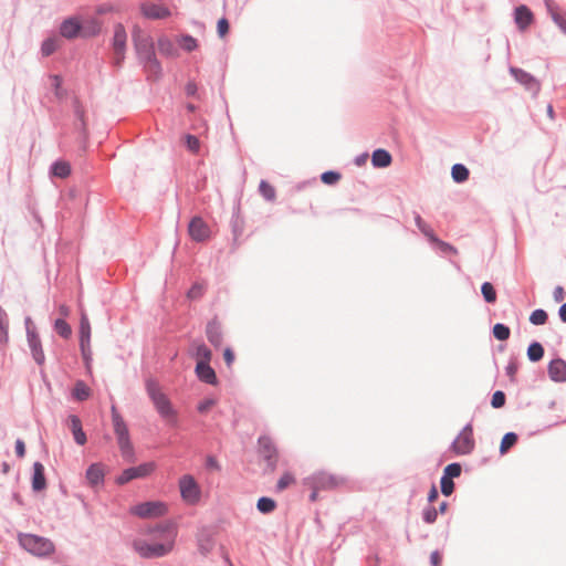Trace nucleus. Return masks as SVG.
<instances>
[{
    "instance_id": "1",
    "label": "nucleus",
    "mask_w": 566,
    "mask_h": 566,
    "mask_svg": "<svg viewBox=\"0 0 566 566\" xmlns=\"http://www.w3.org/2000/svg\"><path fill=\"white\" fill-rule=\"evenodd\" d=\"M148 539L138 538L133 543L136 553L143 558H158L169 554L177 537V530L171 524H159L147 531Z\"/></svg>"
},
{
    "instance_id": "2",
    "label": "nucleus",
    "mask_w": 566,
    "mask_h": 566,
    "mask_svg": "<svg viewBox=\"0 0 566 566\" xmlns=\"http://www.w3.org/2000/svg\"><path fill=\"white\" fill-rule=\"evenodd\" d=\"M146 389L160 417L168 422H175L177 412L169 398L161 391L159 385L154 380H148L146 382Z\"/></svg>"
},
{
    "instance_id": "3",
    "label": "nucleus",
    "mask_w": 566,
    "mask_h": 566,
    "mask_svg": "<svg viewBox=\"0 0 566 566\" xmlns=\"http://www.w3.org/2000/svg\"><path fill=\"white\" fill-rule=\"evenodd\" d=\"M112 421L122 457L127 461H132L134 458V447L130 442L128 428L115 406H112Z\"/></svg>"
},
{
    "instance_id": "4",
    "label": "nucleus",
    "mask_w": 566,
    "mask_h": 566,
    "mask_svg": "<svg viewBox=\"0 0 566 566\" xmlns=\"http://www.w3.org/2000/svg\"><path fill=\"white\" fill-rule=\"evenodd\" d=\"M133 40L137 53L147 62L149 71L157 73L160 67L154 55V43L151 38L145 34L138 27H135L133 29Z\"/></svg>"
},
{
    "instance_id": "5",
    "label": "nucleus",
    "mask_w": 566,
    "mask_h": 566,
    "mask_svg": "<svg viewBox=\"0 0 566 566\" xmlns=\"http://www.w3.org/2000/svg\"><path fill=\"white\" fill-rule=\"evenodd\" d=\"M19 543L29 553L44 557L54 553V544L45 537L33 534H23L19 536Z\"/></svg>"
},
{
    "instance_id": "6",
    "label": "nucleus",
    "mask_w": 566,
    "mask_h": 566,
    "mask_svg": "<svg viewBox=\"0 0 566 566\" xmlns=\"http://www.w3.org/2000/svg\"><path fill=\"white\" fill-rule=\"evenodd\" d=\"M345 483L346 479L344 476L326 471L315 472L304 480V484L308 488L321 489L323 491L337 489Z\"/></svg>"
},
{
    "instance_id": "7",
    "label": "nucleus",
    "mask_w": 566,
    "mask_h": 566,
    "mask_svg": "<svg viewBox=\"0 0 566 566\" xmlns=\"http://www.w3.org/2000/svg\"><path fill=\"white\" fill-rule=\"evenodd\" d=\"M168 511L167 504L161 501L139 503L130 509V513L140 518H156L164 516Z\"/></svg>"
},
{
    "instance_id": "8",
    "label": "nucleus",
    "mask_w": 566,
    "mask_h": 566,
    "mask_svg": "<svg viewBox=\"0 0 566 566\" xmlns=\"http://www.w3.org/2000/svg\"><path fill=\"white\" fill-rule=\"evenodd\" d=\"M179 490L181 499L188 504H196L201 496L200 486L195 478L190 474H185L179 479Z\"/></svg>"
},
{
    "instance_id": "9",
    "label": "nucleus",
    "mask_w": 566,
    "mask_h": 566,
    "mask_svg": "<svg viewBox=\"0 0 566 566\" xmlns=\"http://www.w3.org/2000/svg\"><path fill=\"white\" fill-rule=\"evenodd\" d=\"M474 449L473 429L471 424L465 426L458 434L452 443V450L459 454L464 455L472 452Z\"/></svg>"
},
{
    "instance_id": "10",
    "label": "nucleus",
    "mask_w": 566,
    "mask_h": 566,
    "mask_svg": "<svg viewBox=\"0 0 566 566\" xmlns=\"http://www.w3.org/2000/svg\"><path fill=\"white\" fill-rule=\"evenodd\" d=\"M127 42V33L123 24L117 23L114 27V35H113V52H114V63L116 65H120L125 59V50Z\"/></svg>"
},
{
    "instance_id": "11",
    "label": "nucleus",
    "mask_w": 566,
    "mask_h": 566,
    "mask_svg": "<svg viewBox=\"0 0 566 566\" xmlns=\"http://www.w3.org/2000/svg\"><path fill=\"white\" fill-rule=\"evenodd\" d=\"M155 468L156 465L154 462L143 463L135 468H128L116 478V483L123 485L134 479L146 478L154 472Z\"/></svg>"
},
{
    "instance_id": "12",
    "label": "nucleus",
    "mask_w": 566,
    "mask_h": 566,
    "mask_svg": "<svg viewBox=\"0 0 566 566\" xmlns=\"http://www.w3.org/2000/svg\"><path fill=\"white\" fill-rule=\"evenodd\" d=\"M259 451L262 458L268 462L270 470L274 471L276 468L279 454L270 437L262 436L259 438Z\"/></svg>"
},
{
    "instance_id": "13",
    "label": "nucleus",
    "mask_w": 566,
    "mask_h": 566,
    "mask_svg": "<svg viewBox=\"0 0 566 566\" xmlns=\"http://www.w3.org/2000/svg\"><path fill=\"white\" fill-rule=\"evenodd\" d=\"M188 233L193 241L202 242L210 238V228L200 217H195L189 223Z\"/></svg>"
},
{
    "instance_id": "14",
    "label": "nucleus",
    "mask_w": 566,
    "mask_h": 566,
    "mask_svg": "<svg viewBox=\"0 0 566 566\" xmlns=\"http://www.w3.org/2000/svg\"><path fill=\"white\" fill-rule=\"evenodd\" d=\"M510 72L526 90L533 92L535 95L539 92L541 84L533 75L517 67H511Z\"/></svg>"
},
{
    "instance_id": "15",
    "label": "nucleus",
    "mask_w": 566,
    "mask_h": 566,
    "mask_svg": "<svg viewBox=\"0 0 566 566\" xmlns=\"http://www.w3.org/2000/svg\"><path fill=\"white\" fill-rule=\"evenodd\" d=\"M91 342V325L85 313L81 315L80 322V345L84 359H88Z\"/></svg>"
},
{
    "instance_id": "16",
    "label": "nucleus",
    "mask_w": 566,
    "mask_h": 566,
    "mask_svg": "<svg viewBox=\"0 0 566 566\" xmlns=\"http://www.w3.org/2000/svg\"><path fill=\"white\" fill-rule=\"evenodd\" d=\"M27 332H28V343L31 348L32 356L39 365H42L45 360V356H44V353L42 349L41 339H40L38 333L35 332L34 327L31 328L28 325Z\"/></svg>"
},
{
    "instance_id": "17",
    "label": "nucleus",
    "mask_w": 566,
    "mask_h": 566,
    "mask_svg": "<svg viewBox=\"0 0 566 566\" xmlns=\"http://www.w3.org/2000/svg\"><path fill=\"white\" fill-rule=\"evenodd\" d=\"M103 23L95 17H88L81 21V36L92 38L101 33Z\"/></svg>"
},
{
    "instance_id": "18",
    "label": "nucleus",
    "mask_w": 566,
    "mask_h": 566,
    "mask_svg": "<svg viewBox=\"0 0 566 566\" xmlns=\"http://www.w3.org/2000/svg\"><path fill=\"white\" fill-rule=\"evenodd\" d=\"M140 11L144 17L148 19H165L170 15L167 7L155 3H144L140 6Z\"/></svg>"
},
{
    "instance_id": "19",
    "label": "nucleus",
    "mask_w": 566,
    "mask_h": 566,
    "mask_svg": "<svg viewBox=\"0 0 566 566\" xmlns=\"http://www.w3.org/2000/svg\"><path fill=\"white\" fill-rule=\"evenodd\" d=\"M548 376L555 382L566 381V361L562 358L553 359L548 364Z\"/></svg>"
},
{
    "instance_id": "20",
    "label": "nucleus",
    "mask_w": 566,
    "mask_h": 566,
    "mask_svg": "<svg viewBox=\"0 0 566 566\" xmlns=\"http://www.w3.org/2000/svg\"><path fill=\"white\" fill-rule=\"evenodd\" d=\"M514 20L518 30L525 31L533 23L534 15L526 6H520L515 9Z\"/></svg>"
},
{
    "instance_id": "21",
    "label": "nucleus",
    "mask_w": 566,
    "mask_h": 566,
    "mask_svg": "<svg viewBox=\"0 0 566 566\" xmlns=\"http://www.w3.org/2000/svg\"><path fill=\"white\" fill-rule=\"evenodd\" d=\"M61 35L66 39H74L81 35V20L72 17L63 21L60 28Z\"/></svg>"
},
{
    "instance_id": "22",
    "label": "nucleus",
    "mask_w": 566,
    "mask_h": 566,
    "mask_svg": "<svg viewBox=\"0 0 566 566\" xmlns=\"http://www.w3.org/2000/svg\"><path fill=\"white\" fill-rule=\"evenodd\" d=\"M105 475V468L102 463H93L86 470V480L92 486L103 483Z\"/></svg>"
},
{
    "instance_id": "23",
    "label": "nucleus",
    "mask_w": 566,
    "mask_h": 566,
    "mask_svg": "<svg viewBox=\"0 0 566 566\" xmlns=\"http://www.w3.org/2000/svg\"><path fill=\"white\" fill-rule=\"evenodd\" d=\"M196 374L201 381H205L210 385H214L217 382L216 373L210 367L209 363H197Z\"/></svg>"
},
{
    "instance_id": "24",
    "label": "nucleus",
    "mask_w": 566,
    "mask_h": 566,
    "mask_svg": "<svg viewBox=\"0 0 566 566\" xmlns=\"http://www.w3.org/2000/svg\"><path fill=\"white\" fill-rule=\"evenodd\" d=\"M69 424H70V429L73 433L75 442L80 446L85 444L86 443V434L82 429L81 419L77 416L72 415L69 417Z\"/></svg>"
},
{
    "instance_id": "25",
    "label": "nucleus",
    "mask_w": 566,
    "mask_h": 566,
    "mask_svg": "<svg viewBox=\"0 0 566 566\" xmlns=\"http://www.w3.org/2000/svg\"><path fill=\"white\" fill-rule=\"evenodd\" d=\"M206 334H207L208 340L213 346L219 347L222 344L221 325L216 319L208 323Z\"/></svg>"
},
{
    "instance_id": "26",
    "label": "nucleus",
    "mask_w": 566,
    "mask_h": 566,
    "mask_svg": "<svg viewBox=\"0 0 566 566\" xmlns=\"http://www.w3.org/2000/svg\"><path fill=\"white\" fill-rule=\"evenodd\" d=\"M190 353L197 363H209L211 359V350L202 342H193L190 345Z\"/></svg>"
},
{
    "instance_id": "27",
    "label": "nucleus",
    "mask_w": 566,
    "mask_h": 566,
    "mask_svg": "<svg viewBox=\"0 0 566 566\" xmlns=\"http://www.w3.org/2000/svg\"><path fill=\"white\" fill-rule=\"evenodd\" d=\"M32 488L34 491H42L46 488L44 467L40 462L33 464Z\"/></svg>"
},
{
    "instance_id": "28",
    "label": "nucleus",
    "mask_w": 566,
    "mask_h": 566,
    "mask_svg": "<svg viewBox=\"0 0 566 566\" xmlns=\"http://www.w3.org/2000/svg\"><path fill=\"white\" fill-rule=\"evenodd\" d=\"M547 10L553 19V21L560 28V30L566 34V19L559 12L557 6L552 1H546Z\"/></svg>"
},
{
    "instance_id": "29",
    "label": "nucleus",
    "mask_w": 566,
    "mask_h": 566,
    "mask_svg": "<svg viewBox=\"0 0 566 566\" xmlns=\"http://www.w3.org/2000/svg\"><path fill=\"white\" fill-rule=\"evenodd\" d=\"M371 163L378 168L388 167L391 164V155L385 149H377L371 156Z\"/></svg>"
},
{
    "instance_id": "30",
    "label": "nucleus",
    "mask_w": 566,
    "mask_h": 566,
    "mask_svg": "<svg viewBox=\"0 0 566 566\" xmlns=\"http://www.w3.org/2000/svg\"><path fill=\"white\" fill-rule=\"evenodd\" d=\"M51 174L54 177L65 179L71 174V165L69 161L65 160H57L55 161L51 167Z\"/></svg>"
},
{
    "instance_id": "31",
    "label": "nucleus",
    "mask_w": 566,
    "mask_h": 566,
    "mask_svg": "<svg viewBox=\"0 0 566 566\" xmlns=\"http://www.w3.org/2000/svg\"><path fill=\"white\" fill-rule=\"evenodd\" d=\"M544 356V347L541 343L534 342L527 348V357L531 361H539Z\"/></svg>"
},
{
    "instance_id": "32",
    "label": "nucleus",
    "mask_w": 566,
    "mask_h": 566,
    "mask_svg": "<svg viewBox=\"0 0 566 566\" xmlns=\"http://www.w3.org/2000/svg\"><path fill=\"white\" fill-rule=\"evenodd\" d=\"M72 395L76 400L83 401L91 396V389L80 380L75 384Z\"/></svg>"
},
{
    "instance_id": "33",
    "label": "nucleus",
    "mask_w": 566,
    "mask_h": 566,
    "mask_svg": "<svg viewBox=\"0 0 566 566\" xmlns=\"http://www.w3.org/2000/svg\"><path fill=\"white\" fill-rule=\"evenodd\" d=\"M451 175L454 181L463 182L469 178V170L461 164H455L451 169Z\"/></svg>"
},
{
    "instance_id": "34",
    "label": "nucleus",
    "mask_w": 566,
    "mask_h": 566,
    "mask_svg": "<svg viewBox=\"0 0 566 566\" xmlns=\"http://www.w3.org/2000/svg\"><path fill=\"white\" fill-rule=\"evenodd\" d=\"M481 293L483 295V298L486 303H495L496 301V291L492 283L484 282L481 286Z\"/></svg>"
},
{
    "instance_id": "35",
    "label": "nucleus",
    "mask_w": 566,
    "mask_h": 566,
    "mask_svg": "<svg viewBox=\"0 0 566 566\" xmlns=\"http://www.w3.org/2000/svg\"><path fill=\"white\" fill-rule=\"evenodd\" d=\"M517 441V436L514 432L504 434L500 444V452L505 454Z\"/></svg>"
},
{
    "instance_id": "36",
    "label": "nucleus",
    "mask_w": 566,
    "mask_h": 566,
    "mask_svg": "<svg viewBox=\"0 0 566 566\" xmlns=\"http://www.w3.org/2000/svg\"><path fill=\"white\" fill-rule=\"evenodd\" d=\"M60 45V40L57 38H50L46 39L41 46L42 54L45 56L51 55L54 53Z\"/></svg>"
},
{
    "instance_id": "37",
    "label": "nucleus",
    "mask_w": 566,
    "mask_h": 566,
    "mask_svg": "<svg viewBox=\"0 0 566 566\" xmlns=\"http://www.w3.org/2000/svg\"><path fill=\"white\" fill-rule=\"evenodd\" d=\"M259 191L262 195V197L269 201H273L275 199L276 192L274 187L265 180H262L260 182Z\"/></svg>"
},
{
    "instance_id": "38",
    "label": "nucleus",
    "mask_w": 566,
    "mask_h": 566,
    "mask_svg": "<svg viewBox=\"0 0 566 566\" xmlns=\"http://www.w3.org/2000/svg\"><path fill=\"white\" fill-rule=\"evenodd\" d=\"M256 506L261 513L268 514L275 510L276 504L275 501L270 497H261L259 499Z\"/></svg>"
},
{
    "instance_id": "39",
    "label": "nucleus",
    "mask_w": 566,
    "mask_h": 566,
    "mask_svg": "<svg viewBox=\"0 0 566 566\" xmlns=\"http://www.w3.org/2000/svg\"><path fill=\"white\" fill-rule=\"evenodd\" d=\"M54 329L63 338H69L72 334L71 326L62 318L55 321Z\"/></svg>"
},
{
    "instance_id": "40",
    "label": "nucleus",
    "mask_w": 566,
    "mask_h": 566,
    "mask_svg": "<svg viewBox=\"0 0 566 566\" xmlns=\"http://www.w3.org/2000/svg\"><path fill=\"white\" fill-rule=\"evenodd\" d=\"M295 483V478L291 472H285L282 474V476L279 479L276 484V490L279 492L284 491L289 486L293 485Z\"/></svg>"
},
{
    "instance_id": "41",
    "label": "nucleus",
    "mask_w": 566,
    "mask_h": 566,
    "mask_svg": "<svg viewBox=\"0 0 566 566\" xmlns=\"http://www.w3.org/2000/svg\"><path fill=\"white\" fill-rule=\"evenodd\" d=\"M416 224L418 229L428 238L429 241L436 240V234L433 230L427 224L420 216H416L415 218Z\"/></svg>"
},
{
    "instance_id": "42",
    "label": "nucleus",
    "mask_w": 566,
    "mask_h": 566,
    "mask_svg": "<svg viewBox=\"0 0 566 566\" xmlns=\"http://www.w3.org/2000/svg\"><path fill=\"white\" fill-rule=\"evenodd\" d=\"M511 331L504 324L497 323L493 326V335L499 340L509 339Z\"/></svg>"
},
{
    "instance_id": "43",
    "label": "nucleus",
    "mask_w": 566,
    "mask_h": 566,
    "mask_svg": "<svg viewBox=\"0 0 566 566\" xmlns=\"http://www.w3.org/2000/svg\"><path fill=\"white\" fill-rule=\"evenodd\" d=\"M547 318V313L544 310H535L530 316V322L534 325H544Z\"/></svg>"
},
{
    "instance_id": "44",
    "label": "nucleus",
    "mask_w": 566,
    "mask_h": 566,
    "mask_svg": "<svg viewBox=\"0 0 566 566\" xmlns=\"http://www.w3.org/2000/svg\"><path fill=\"white\" fill-rule=\"evenodd\" d=\"M430 242L434 243L443 253H450L453 255L458 254V250L453 245L440 240L438 237H436V240H431Z\"/></svg>"
},
{
    "instance_id": "45",
    "label": "nucleus",
    "mask_w": 566,
    "mask_h": 566,
    "mask_svg": "<svg viewBox=\"0 0 566 566\" xmlns=\"http://www.w3.org/2000/svg\"><path fill=\"white\" fill-rule=\"evenodd\" d=\"M186 146L189 151L197 154L200 149V142L199 139L193 135H186L185 136Z\"/></svg>"
},
{
    "instance_id": "46",
    "label": "nucleus",
    "mask_w": 566,
    "mask_h": 566,
    "mask_svg": "<svg viewBox=\"0 0 566 566\" xmlns=\"http://www.w3.org/2000/svg\"><path fill=\"white\" fill-rule=\"evenodd\" d=\"M440 484H441V492L446 496H449L452 494L453 489H454V483H453L452 479H449V476L443 475L441 478Z\"/></svg>"
},
{
    "instance_id": "47",
    "label": "nucleus",
    "mask_w": 566,
    "mask_h": 566,
    "mask_svg": "<svg viewBox=\"0 0 566 566\" xmlns=\"http://www.w3.org/2000/svg\"><path fill=\"white\" fill-rule=\"evenodd\" d=\"M340 179V175L335 171H325L321 176V180L326 185H335Z\"/></svg>"
},
{
    "instance_id": "48",
    "label": "nucleus",
    "mask_w": 566,
    "mask_h": 566,
    "mask_svg": "<svg viewBox=\"0 0 566 566\" xmlns=\"http://www.w3.org/2000/svg\"><path fill=\"white\" fill-rule=\"evenodd\" d=\"M216 402L217 401L213 398H206L199 402L197 409L200 413H207L214 407Z\"/></svg>"
},
{
    "instance_id": "49",
    "label": "nucleus",
    "mask_w": 566,
    "mask_h": 566,
    "mask_svg": "<svg viewBox=\"0 0 566 566\" xmlns=\"http://www.w3.org/2000/svg\"><path fill=\"white\" fill-rule=\"evenodd\" d=\"M203 291H205V285L201 283H196L190 287L187 295L189 298L196 300V298H199L202 296Z\"/></svg>"
},
{
    "instance_id": "50",
    "label": "nucleus",
    "mask_w": 566,
    "mask_h": 566,
    "mask_svg": "<svg viewBox=\"0 0 566 566\" xmlns=\"http://www.w3.org/2000/svg\"><path fill=\"white\" fill-rule=\"evenodd\" d=\"M491 405L493 408H501L505 405V394L501 390H497L493 394Z\"/></svg>"
},
{
    "instance_id": "51",
    "label": "nucleus",
    "mask_w": 566,
    "mask_h": 566,
    "mask_svg": "<svg viewBox=\"0 0 566 566\" xmlns=\"http://www.w3.org/2000/svg\"><path fill=\"white\" fill-rule=\"evenodd\" d=\"M461 474V465L458 463H451L444 469V476H449V479L457 478Z\"/></svg>"
},
{
    "instance_id": "52",
    "label": "nucleus",
    "mask_w": 566,
    "mask_h": 566,
    "mask_svg": "<svg viewBox=\"0 0 566 566\" xmlns=\"http://www.w3.org/2000/svg\"><path fill=\"white\" fill-rule=\"evenodd\" d=\"M158 49L161 53H165V54H172V52H174V45H172L171 41L168 39H165V38L159 39Z\"/></svg>"
},
{
    "instance_id": "53",
    "label": "nucleus",
    "mask_w": 566,
    "mask_h": 566,
    "mask_svg": "<svg viewBox=\"0 0 566 566\" xmlns=\"http://www.w3.org/2000/svg\"><path fill=\"white\" fill-rule=\"evenodd\" d=\"M180 44L188 52L197 48V41L189 35L184 36L180 41Z\"/></svg>"
},
{
    "instance_id": "54",
    "label": "nucleus",
    "mask_w": 566,
    "mask_h": 566,
    "mask_svg": "<svg viewBox=\"0 0 566 566\" xmlns=\"http://www.w3.org/2000/svg\"><path fill=\"white\" fill-rule=\"evenodd\" d=\"M218 34L220 38H224L229 32V22L226 18H221L217 24Z\"/></svg>"
},
{
    "instance_id": "55",
    "label": "nucleus",
    "mask_w": 566,
    "mask_h": 566,
    "mask_svg": "<svg viewBox=\"0 0 566 566\" xmlns=\"http://www.w3.org/2000/svg\"><path fill=\"white\" fill-rule=\"evenodd\" d=\"M438 512L434 507L430 506L423 511V520L427 523H433L437 520Z\"/></svg>"
},
{
    "instance_id": "56",
    "label": "nucleus",
    "mask_w": 566,
    "mask_h": 566,
    "mask_svg": "<svg viewBox=\"0 0 566 566\" xmlns=\"http://www.w3.org/2000/svg\"><path fill=\"white\" fill-rule=\"evenodd\" d=\"M518 370V363L516 359H511L509 365L506 366V374L511 378V380L515 379V375Z\"/></svg>"
},
{
    "instance_id": "57",
    "label": "nucleus",
    "mask_w": 566,
    "mask_h": 566,
    "mask_svg": "<svg viewBox=\"0 0 566 566\" xmlns=\"http://www.w3.org/2000/svg\"><path fill=\"white\" fill-rule=\"evenodd\" d=\"M553 297L556 303H560L565 298V291L562 286H556L553 292Z\"/></svg>"
},
{
    "instance_id": "58",
    "label": "nucleus",
    "mask_w": 566,
    "mask_h": 566,
    "mask_svg": "<svg viewBox=\"0 0 566 566\" xmlns=\"http://www.w3.org/2000/svg\"><path fill=\"white\" fill-rule=\"evenodd\" d=\"M223 358L228 367H230L234 361V354L231 348H226L223 352Z\"/></svg>"
},
{
    "instance_id": "59",
    "label": "nucleus",
    "mask_w": 566,
    "mask_h": 566,
    "mask_svg": "<svg viewBox=\"0 0 566 566\" xmlns=\"http://www.w3.org/2000/svg\"><path fill=\"white\" fill-rule=\"evenodd\" d=\"M51 78V85L55 88V94L60 95V87L62 84V78L59 75H53Z\"/></svg>"
},
{
    "instance_id": "60",
    "label": "nucleus",
    "mask_w": 566,
    "mask_h": 566,
    "mask_svg": "<svg viewBox=\"0 0 566 566\" xmlns=\"http://www.w3.org/2000/svg\"><path fill=\"white\" fill-rule=\"evenodd\" d=\"M430 562L432 566H440L442 562V556L438 551L431 553Z\"/></svg>"
},
{
    "instance_id": "61",
    "label": "nucleus",
    "mask_w": 566,
    "mask_h": 566,
    "mask_svg": "<svg viewBox=\"0 0 566 566\" xmlns=\"http://www.w3.org/2000/svg\"><path fill=\"white\" fill-rule=\"evenodd\" d=\"M15 452H17L18 457H20V458L24 457V454H25V447H24V442L23 441L17 440V442H15Z\"/></svg>"
},
{
    "instance_id": "62",
    "label": "nucleus",
    "mask_w": 566,
    "mask_h": 566,
    "mask_svg": "<svg viewBox=\"0 0 566 566\" xmlns=\"http://www.w3.org/2000/svg\"><path fill=\"white\" fill-rule=\"evenodd\" d=\"M207 467L210 469L217 470V471L220 470L219 462L217 461V459L214 457H208Z\"/></svg>"
},
{
    "instance_id": "63",
    "label": "nucleus",
    "mask_w": 566,
    "mask_h": 566,
    "mask_svg": "<svg viewBox=\"0 0 566 566\" xmlns=\"http://www.w3.org/2000/svg\"><path fill=\"white\" fill-rule=\"evenodd\" d=\"M111 11H113V7L108 6V4H102L96 8V13H98V14H106Z\"/></svg>"
},
{
    "instance_id": "64",
    "label": "nucleus",
    "mask_w": 566,
    "mask_h": 566,
    "mask_svg": "<svg viewBox=\"0 0 566 566\" xmlns=\"http://www.w3.org/2000/svg\"><path fill=\"white\" fill-rule=\"evenodd\" d=\"M559 317L560 319L566 323V303H564L560 307H559Z\"/></svg>"
}]
</instances>
